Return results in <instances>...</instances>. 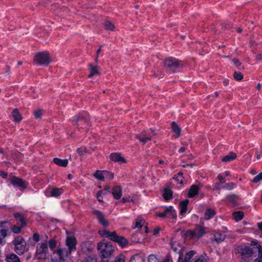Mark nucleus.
<instances>
[{"mask_svg": "<svg viewBox=\"0 0 262 262\" xmlns=\"http://www.w3.org/2000/svg\"><path fill=\"white\" fill-rule=\"evenodd\" d=\"M70 253H69L66 248H58L54 253L53 256V260L56 262H61L64 260L65 257L68 256Z\"/></svg>", "mask_w": 262, "mask_h": 262, "instance_id": "1a4fd4ad", "label": "nucleus"}, {"mask_svg": "<svg viewBox=\"0 0 262 262\" xmlns=\"http://www.w3.org/2000/svg\"><path fill=\"white\" fill-rule=\"evenodd\" d=\"M26 247V243L15 245V252L19 255L23 254Z\"/></svg>", "mask_w": 262, "mask_h": 262, "instance_id": "c756f323", "label": "nucleus"}, {"mask_svg": "<svg viewBox=\"0 0 262 262\" xmlns=\"http://www.w3.org/2000/svg\"><path fill=\"white\" fill-rule=\"evenodd\" d=\"M233 77L237 80H241L243 78V75L239 72H235L233 74Z\"/></svg>", "mask_w": 262, "mask_h": 262, "instance_id": "8fccbe9b", "label": "nucleus"}, {"mask_svg": "<svg viewBox=\"0 0 262 262\" xmlns=\"http://www.w3.org/2000/svg\"><path fill=\"white\" fill-rule=\"evenodd\" d=\"M236 154L233 152H230L229 154L222 158V161L229 162L236 158Z\"/></svg>", "mask_w": 262, "mask_h": 262, "instance_id": "393cba45", "label": "nucleus"}, {"mask_svg": "<svg viewBox=\"0 0 262 262\" xmlns=\"http://www.w3.org/2000/svg\"><path fill=\"white\" fill-rule=\"evenodd\" d=\"M97 200L99 202H102V197L101 196V192L98 191L96 194Z\"/></svg>", "mask_w": 262, "mask_h": 262, "instance_id": "680f3d73", "label": "nucleus"}, {"mask_svg": "<svg viewBox=\"0 0 262 262\" xmlns=\"http://www.w3.org/2000/svg\"><path fill=\"white\" fill-rule=\"evenodd\" d=\"M89 67L90 71V73L88 76L89 78H91L93 76L99 74L97 66H94L92 64H90L89 65Z\"/></svg>", "mask_w": 262, "mask_h": 262, "instance_id": "cd10ccee", "label": "nucleus"}, {"mask_svg": "<svg viewBox=\"0 0 262 262\" xmlns=\"http://www.w3.org/2000/svg\"><path fill=\"white\" fill-rule=\"evenodd\" d=\"M212 234H213L214 237L212 239V241L216 242L217 243L223 242L226 238V235L219 231H213Z\"/></svg>", "mask_w": 262, "mask_h": 262, "instance_id": "aec40b11", "label": "nucleus"}, {"mask_svg": "<svg viewBox=\"0 0 262 262\" xmlns=\"http://www.w3.org/2000/svg\"><path fill=\"white\" fill-rule=\"evenodd\" d=\"M187 149V145L185 146H184L183 147H181L178 150L179 153H183L185 151V150Z\"/></svg>", "mask_w": 262, "mask_h": 262, "instance_id": "e2e57ef3", "label": "nucleus"}, {"mask_svg": "<svg viewBox=\"0 0 262 262\" xmlns=\"http://www.w3.org/2000/svg\"><path fill=\"white\" fill-rule=\"evenodd\" d=\"M181 63V61L176 58L169 57L164 60L163 65L165 69L169 72H175Z\"/></svg>", "mask_w": 262, "mask_h": 262, "instance_id": "423d86ee", "label": "nucleus"}, {"mask_svg": "<svg viewBox=\"0 0 262 262\" xmlns=\"http://www.w3.org/2000/svg\"><path fill=\"white\" fill-rule=\"evenodd\" d=\"M135 200H136V197L134 195H126L122 199L121 202L123 203H130V202L134 203L135 202Z\"/></svg>", "mask_w": 262, "mask_h": 262, "instance_id": "f704fd0d", "label": "nucleus"}, {"mask_svg": "<svg viewBox=\"0 0 262 262\" xmlns=\"http://www.w3.org/2000/svg\"><path fill=\"white\" fill-rule=\"evenodd\" d=\"M110 192L112 194L114 198L116 200L120 199L122 195V188L120 185L114 186Z\"/></svg>", "mask_w": 262, "mask_h": 262, "instance_id": "f3484780", "label": "nucleus"}, {"mask_svg": "<svg viewBox=\"0 0 262 262\" xmlns=\"http://www.w3.org/2000/svg\"><path fill=\"white\" fill-rule=\"evenodd\" d=\"M216 212L215 210L212 208H207L204 213V220H209L212 219Z\"/></svg>", "mask_w": 262, "mask_h": 262, "instance_id": "5701e85b", "label": "nucleus"}, {"mask_svg": "<svg viewBox=\"0 0 262 262\" xmlns=\"http://www.w3.org/2000/svg\"><path fill=\"white\" fill-rule=\"evenodd\" d=\"M238 198L239 196L234 194H229L226 196V201L233 206H235L237 204V201Z\"/></svg>", "mask_w": 262, "mask_h": 262, "instance_id": "4be33fe9", "label": "nucleus"}, {"mask_svg": "<svg viewBox=\"0 0 262 262\" xmlns=\"http://www.w3.org/2000/svg\"><path fill=\"white\" fill-rule=\"evenodd\" d=\"M156 216L170 219L172 220V222L175 223L177 219V214L173 207L169 206L166 207L163 211L157 213Z\"/></svg>", "mask_w": 262, "mask_h": 262, "instance_id": "20e7f679", "label": "nucleus"}, {"mask_svg": "<svg viewBox=\"0 0 262 262\" xmlns=\"http://www.w3.org/2000/svg\"><path fill=\"white\" fill-rule=\"evenodd\" d=\"M161 262H173L171 254L168 253Z\"/></svg>", "mask_w": 262, "mask_h": 262, "instance_id": "6e6d98bb", "label": "nucleus"}, {"mask_svg": "<svg viewBox=\"0 0 262 262\" xmlns=\"http://www.w3.org/2000/svg\"><path fill=\"white\" fill-rule=\"evenodd\" d=\"M236 187V185L233 182L228 183L225 184L223 188L227 190H231Z\"/></svg>", "mask_w": 262, "mask_h": 262, "instance_id": "79ce46f5", "label": "nucleus"}, {"mask_svg": "<svg viewBox=\"0 0 262 262\" xmlns=\"http://www.w3.org/2000/svg\"><path fill=\"white\" fill-rule=\"evenodd\" d=\"M53 162L57 165L61 167H66L68 164V160L67 159H61L58 158L53 159Z\"/></svg>", "mask_w": 262, "mask_h": 262, "instance_id": "a878e982", "label": "nucleus"}, {"mask_svg": "<svg viewBox=\"0 0 262 262\" xmlns=\"http://www.w3.org/2000/svg\"><path fill=\"white\" fill-rule=\"evenodd\" d=\"M185 236L190 239L196 238L194 230H188L186 231L185 234Z\"/></svg>", "mask_w": 262, "mask_h": 262, "instance_id": "37998d69", "label": "nucleus"}, {"mask_svg": "<svg viewBox=\"0 0 262 262\" xmlns=\"http://www.w3.org/2000/svg\"><path fill=\"white\" fill-rule=\"evenodd\" d=\"M129 262H144L143 259L140 256H133Z\"/></svg>", "mask_w": 262, "mask_h": 262, "instance_id": "3c124183", "label": "nucleus"}, {"mask_svg": "<svg viewBox=\"0 0 262 262\" xmlns=\"http://www.w3.org/2000/svg\"><path fill=\"white\" fill-rule=\"evenodd\" d=\"M26 243L24 238L21 236H18L15 237L13 241V244L14 245L17 244H21Z\"/></svg>", "mask_w": 262, "mask_h": 262, "instance_id": "49530a36", "label": "nucleus"}, {"mask_svg": "<svg viewBox=\"0 0 262 262\" xmlns=\"http://www.w3.org/2000/svg\"><path fill=\"white\" fill-rule=\"evenodd\" d=\"M258 255L253 262H262V247L259 245L258 247Z\"/></svg>", "mask_w": 262, "mask_h": 262, "instance_id": "c03bdc74", "label": "nucleus"}, {"mask_svg": "<svg viewBox=\"0 0 262 262\" xmlns=\"http://www.w3.org/2000/svg\"><path fill=\"white\" fill-rule=\"evenodd\" d=\"M208 258L207 256L205 255H200L196 256L193 260V262H208Z\"/></svg>", "mask_w": 262, "mask_h": 262, "instance_id": "58836bf2", "label": "nucleus"}, {"mask_svg": "<svg viewBox=\"0 0 262 262\" xmlns=\"http://www.w3.org/2000/svg\"><path fill=\"white\" fill-rule=\"evenodd\" d=\"M23 227L20 226H14L12 228V231L14 233H18L21 231Z\"/></svg>", "mask_w": 262, "mask_h": 262, "instance_id": "5fc2aeb1", "label": "nucleus"}, {"mask_svg": "<svg viewBox=\"0 0 262 262\" xmlns=\"http://www.w3.org/2000/svg\"><path fill=\"white\" fill-rule=\"evenodd\" d=\"M163 196L165 200L168 201L172 198V191L169 188H165L163 190Z\"/></svg>", "mask_w": 262, "mask_h": 262, "instance_id": "bb28decb", "label": "nucleus"}, {"mask_svg": "<svg viewBox=\"0 0 262 262\" xmlns=\"http://www.w3.org/2000/svg\"><path fill=\"white\" fill-rule=\"evenodd\" d=\"M63 192L62 188H52L46 191V196L48 197L58 198Z\"/></svg>", "mask_w": 262, "mask_h": 262, "instance_id": "ddd939ff", "label": "nucleus"}, {"mask_svg": "<svg viewBox=\"0 0 262 262\" xmlns=\"http://www.w3.org/2000/svg\"><path fill=\"white\" fill-rule=\"evenodd\" d=\"M148 262H156L157 258L154 255H150L148 258Z\"/></svg>", "mask_w": 262, "mask_h": 262, "instance_id": "4d7b16f0", "label": "nucleus"}, {"mask_svg": "<svg viewBox=\"0 0 262 262\" xmlns=\"http://www.w3.org/2000/svg\"><path fill=\"white\" fill-rule=\"evenodd\" d=\"M75 120L78 127L87 130L90 125V115L86 112L80 113Z\"/></svg>", "mask_w": 262, "mask_h": 262, "instance_id": "39448f33", "label": "nucleus"}, {"mask_svg": "<svg viewBox=\"0 0 262 262\" xmlns=\"http://www.w3.org/2000/svg\"><path fill=\"white\" fill-rule=\"evenodd\" d=\"M115 262H124V260L123 258L118 257Z\"/></svg>", "mask_w": 262, "mask_h": 262, "instance_id": "774afa93", "label": "nucleus"}, {"mask_svg": "<svg viewBox=\"0 0 262 262\" xmlns=\"http://www.w3.org/2000/svg\"><path fill=\"white\" fill-rule=\"evenodd\" d=\"M56 242L54 239H51L49 241V246L51 249H54L56 246Z\"/></svg>", "mask_w": 262, "mask_h": 262, "instance_id": "864d4df0", "label": "nucleus"}, {"mask_svg": "<svg viewBox=\"0 0 262 262\" xmlns=\"http://www.w3.org/2000/svg\"><path fill=\"white\" fill-rule=\"evenodd\" d=\"M11 183L14 186L19 187L20 189H24L27 187L26 182L23 179L14 177L11 180Z\"/></svg>", "mask_w": 262, "mask_h": 262, "instance_id": "4468645a", "label": "nucleus"}, {"mask_svg": "<svg viewBox=\"0 0 262 262\" xmlns=\"http://www.w3.org/2000/svg\"><path fill=\"white\" fill-rule=\"evenodd\" d=\"M66 243L68 247L67 250L69 253L71 254L72 251L76 250L77 242L74 236H68L66 240Z\"/></svg>", "mask_w": 262, "mask_h": 262, "instance_id": "9b49d317", "label": "nucleus"}, {"mask_svg": "<svg viewBox=\"0 0 262 262\" xmlns=\"http://www.w3.org/2000/svg\"><path fill=\"white\" fill-rule=\"evenodd\" d=\"M262 180V172L256 175L252 180L251 182L252 183H257Z\"/></svg>", "mask_w": 262, "mask_h": 262, "instance_id": "a18cd8bd", "label": "nucleus"}, {"mask_svg": "<svg viewBox=\"0 0 262 262\" xmlns=\"http://www.w3.org/2000/svg\"><path fill=\"white\" fill-rule=\"evenodd\" d=\"M103 26L104 28L108 31H113L115 29V26L110 21H106L104 23Z\"/></svg>", "mask_w": 262, "mask_h": 262, "instance_id": "a19ab883", "label": "nucleus"}, {"mask_svg": "<svg viewBox=\"0 0 262 262\" xmlns=\"http://www.w3.org/2000/svg\"><path fill=\"white\" fill-rule=\"evenodd\" d=\"M189 203V200L185 199L179 203L180 215L183 217L186 215V214L188 210V205Z\"/></svg>", "mask_w": 262, "mask_h": 262, "instance_id": "a211bd4d", "label": "nucleus"}, {"mask_svg": "<svg viewBox=\"0 0 262 262\" xmlns=\"http://www.w3.org/2000/svg\"><path fill=\"white\" fill-rule=\"evenodd\" d=\"M93 214L96 216V218L98 220L99 223L104 227H107L108 225V222L105 219L103 213L97 210L93 211Z\"/></svg>", "mask_w": 262, "mask_h": 262, "instance_id": "dca6fc26", "label": "nucleus"}, {"mask_svg": "<svg viewBox=\"0 0 262 262\" xmlns=\"http://www.w3.org/2000/svg\"><path fill=\"white\" fill-rule=\"evenodd\" d=\"M94 177L97 180L101 181L104 180V171H100L97 170L93 174Z\"/></svg>", "mask_w": 262, "mask_h": 262, "instance_id": "7c9ffc66", "label": "nucleus"}, {"mask_svg": "<svg viewBox=\"0 0 262 262\" xmlns=\"http://www.w3.org/2000/svg\"><path fill=\"white\" fill-rule=\"evenodd\" d=\"M33 238L34 241L37 242L39 241V235L37 233L33 234Z\"/></svg>", "mask_w": 262, "mask_h": 262, "instance_id": "052dcab7", "label": "nucleus"}, {"mask_svg": "<svg viewBox=\"0 0 262 262\" xmlns=\"http://www.w3.org/2000/svg\"><path fill=\"white\" fill-rule=\"evenodd\" d=\"M7 175H8L7 173L6 172H5V171H2V170L0 171V176L3 178L6 179L7 177Z\"/></svg>", "mask_w": 262, "mask_h": 262, "instance_id": "0e129e2a", "label": "nucleus"}, {"mask_svg": "<svg viewBox=\"0 0 262 262\" xmlns=\"http://www.w3.org/2000/svg\"><path fill=\"white\" fill-rule=\"evenodd\" d=\"M77 152L80 155L82 156L83 154L84 151L81 148H78L77 149Z\"/></svg>", "mask_w": 262, "mask_h": 262, "instance_id": "69168bd1", "label": "nucleus"}, {"mask_svg": "<svg viewBox=\"0 0 262 262\" xmlns=\"http://www.w3.org/2000/svg\"><path fill=\"white\" fill-rule=\"evenodd\" d=\"M98 253L102 259L101 262H110L108 260H104L110 257L113 254L114 249L112 244L103 239L98 243L97 247Z\"/></svg>", "mask_w": 262, "mask_h": 262, "instance_id": "f257e3e1", "label": "nucleus"}, {"mask_svg": "<svg viewBox=\"0 0 262 262\" xmlns=\"http://www.w3.org/2000/svg\"><path fill=\"white\" fill-rule=\"evenodd\" d=\"M195 253L196 252L194 250H191L187 252L185 254V258L183 261L185 262H190V260L195 254Z\"/></svg>", "mask_w": 262, "mask_h": 262, "instance_id": "e433bc0d", "label": "nucleus"}, {"mask_svg": "<svg viewBox=\"0 0 262 262\" xmlns=\"http://www.w3.org/2000/svg\"><path fill=\"white\" fill-rule=\"evenodd\" d=\"M171 128L172 131L177 134L178 136H180L181 129L175 122H172L171 123Z\"/></svg>", "mask_w": 262, "mask_h": 262, "instance_id": "4c0bfd02", "label": "nucleus"}, {"mask_svg": "<svg viewBox=\"0 0 262 262\" xmlns=\"http://www.w3.org/2000/svg\"><path fill=\"white\" fill-rule=\"evenodd\" d=\"M15 219L17 220V224L18 226L24 227L26 225V219L24 215L20 213H15L14 214Z\"/></svg>", "mask_w": 262, "mask_h": 262, "instance_id": "6ab92c4d", "label": "nucleus"}, {"mask_svg": "<svg viewBox=\"0 0 262 262\" xmlns=\"http://www.w3.org/2000/svg\"><path fill=\"white\" fill-rule=\"evenodd\" d=\"M173 179L180 184H183L185 180L183 176V173L181 171L179 172L176 175H175Z\"/></svg>", "mask_w": 262, "mask_h": 262, "instance_id": "473e14b6", "label": "nucleus"}, {"mask_svg": "<svg viewBox=\"0 0 262 262\" xmlns=\"http://www.w3.org/2000/svg\"><path fill=\"white\" fill-rule=\"evenodd\" d=\"M12 116L14 118V120L15 122L19 123L20 122L23 118L19 113L18 109H14L12 112Z\"/></svg>", "mask_w": 262, "mask_h": 262, "instance_id": "c85d7f7f", "label": "nucleus"}, {"mask_svg": "<svg viewBox=\"0 0 262 262\" xmlns=\"http://www.w3.org/2000/svg\"><path fill=\"white\" fill-rule=\"evenodd\" d=\"M102 47H103L102 45H99V49L97 50V51L96 52V55H97V56H99V54L100 52L101 51Z\"/></svg>", "mask_w": 262, "mask_h": 262, "instance_id": "338daca9", "label": "nucleus"}, {"mask_svg": "<svg viewBox=\"0 0 262 262\" xmlns=\"http://www.w3.org/2000/svg\"><path fill=\"white\" fill-rule=\"evenodd\" d=\"M232 62H233V63L235 65V66H236V67H238L241 64V63L239 62V61L238 59H236V58L233 59H232Z\"/></svg>", "mask_w": 262, "mask_h": 262, "instance_id": "bf43d9fd", "label": "nucleus"}, {"mask_svg": "<svg viewBox=\"0 0 262 262\" xmlns=\"http://www.w3.org/2000/svg\"><path fill=\"white\" fill-rule=\"evenodd\" d=\"M6 260L7 262H20L19 257L15 254H11L7 256Z\"/></svg>", "mask_w": 262, "mask_h": 262, "instance_id": "2f4dec72", "label": "nucleus"}, {"mask_svg": "<svg viewBox=\"0 0 262 262\" xmlns=\"http://www.w3.org/2000/svg\"><path fill=\"white\" fill-rule=\"evenodd\" d=\"M145 222V221L140 218L139 217L137 219L136 221V223L134 226L133 227V229H141L143 226L144 225Z\"/></svg>", "mask_w": 262, "mask_h": 262, "instance_id": "c9c22d12", "label": "nucleus"}, {"mask_svg": "<svg viewBox=\"0 0 262 262\" xmlns=\"http://www.w3.org/2000/svg\"><path fill=\"white\" fill-rule=\"evenodd\" d=\"M155 135V132L152 130H148L145 132H142L136 136V138L138 139L141 142L146 143V142L151 140L152 137Z\"/></svg>", "mask_w": 262, "mask_h": 262, "instance_id": "9d476101", "label": "nucleus"}, {"mask_svg": "<svg viewBox=\"0 0 262 262\" xmlns=\"http://www.w3.org/2000/svg\"><path fill=\"white\" fill-rule=\"evenodd\" d=\"M200 190L199 187L196 185H192L188 191V196L189 198H192L198 194Z\"/></svg>", "mask_w": 262, "mask_h": 262, "instance_id": "b1692460", "label": "nucleus"}, {"mask_svg": "<svg viewBox=\"0 0 262 262\" xmlns=\"http://www.w3.org/2000/svg\"><path fill=\"white\" fill-rule=\"evenodd\" d=\"M110 158L111 161L119 164L126 163L127 162L126 160L120 152H113L111 154Z\"/></svg>", "mask_w": 262, "mask_h": 262, "instance_id": "f8f14e48", "label": "nucleus"}, {"mask_svg": "<svg viewBox=\"0 0 262 262\" xmlns=\"http://www.w3.org/2000/svg\"><path fill=\"white\" fill-rule=\"evenodd\" d=\"M232 215L234 220L237 222L243 219L244 216V213L243 212L241 211H235L233 212Z\"/></svg>", "mask_w": 262, "mask_h": 262, "instance_id": "72a5a7b5", "label": "nucleus"}, {"mask_svg": "<svg viewBox=\"0 0 262 262\" xmlns=\"http://www.w3.org/2000/svg\"><path fill=\"white\" fill-rule=\"evenodd\" d=\"M42 115V111L41 110H36L34 112V115L35 118L39 119L40 118Z\"/></svg>", "mask_w": 262, "mask_h": 262, "instance_id": "603ef678", "label": "nucleus"}, {"mask_svg": "<svg viewBox=\"0 0 262 262\" xmlns=\"http://www.w3.org/2000/svg\"><path fill=\"white\" fill-rule=\"evenodd\" d=\"M48 248L47 242L42 243L37 247L35 256L38 259H45L47 257Z\"/></svg>", "mask_w": 262, "mask_h": 262, "instance_id": "6e6552de", "label": "nucleus"}, {"mask_svg": "<svg viewBox=\"0 0 262 262\" xmlns=\"http://www.w3.org/2000/svg\"><path fill=\"white\" fill-rule=\"evenodd\" d=\"M235 253L238 254L244 261L249 262L253 251L249 246L239 245L235 248Z\"/></svg>", "mask_w": 262, "mask_h": 262, "instance_id": "7ed1b4c3", "label": "nucleus"}, {"mask_svg": "<svg viewBox=\"0 0 262 262\" xmlns=\"http://www.w3.org/2000/svg\"><path fill=\"white\" fill-rule=\"evenodd\" d=\"M84 262H97L96 256L95 255L88 256L85 258Z\"/></svg>", "mask_w": 262, "mask_h": 262, "instance_id": "09e8293b", "label": "nucleus"}, {"mask_svg": "<svg viewBox=\"0 0 262 262\" xmlns=\"http://www.w3.org/2000/svg\"><path fill=\"white\" fill-rule=\"evenodd\" d=\"M104 178L108 179L110 180L114 178V174L112 172L107 170H104Z\"/></svg>", "mask_w": 262, "mask_h": 262, "instance_id": "de8ad7c7", "label": "nucleus"}, {"mask_svg": "<svg viewBox=\"0 0 262 262\" xmlns=\"http://www.w3.org/2000/svg\"><path fill=\"white\" fill-rule=\"evenodd\" d=\"M100 234L102 236L108 238L122 247H124L128 244V241L124 237L117 235L115 231L110 232L106 230H103L100 231Z\"/></svg>", "mask_w": 262, "mask_h": 262, "instance_id": "f03ea898", "label": "nucleus"}, {"mask_svg": "<svg viewBox=\"0 0 262 262\" xmlns=\"http://www.w3.org/2000/svg\"><path fill=\"white\" fill-rule=\"evenodd\" d=\"M34 60L38 65H48L51 61L50 54L48 52H38L35 56Z\"/></svg>", "mask_w": 262, "mask_h": 262, "instance_id": "0eeeda50", "label": "nucleus"}, {"mask_svg": "<svg viewBox=\"0 0 262 262\" xmlns=\"http://www.w3.org/2000/svg\"><path fill=\"white\" fill-rule=\"evenodd\" d=\"M196 238L199 239L206 233V228L200 225H196L194 229Z\"/></svg>", "mask_w": 262, "mask_h": 262, "instance_id": "412c9836", "label": "nucleus"}, {"mask_svg": "<svg viewBox=\"0 0 262 262\" xmlns=\"http://www.w3.org/2000/svg\"><path fill=\"white\" fill-rule=\"evenodd\" d=\"M170 246L171 249L173 251L175 252H178L179 253V256L178 258V262H180L183 257V251L182 246L178 244L177 242L173 241H171Z\"/></svg>", "mask_w": 262, "mask_h": 262, "instance_id": "2eb2a0df", "label": "nucleus"}, {"mask_svg": "<svg viewBox=\"0 0 262 262\" xmlns=\"http://www.w3.org/2000/svg\"><path fill=\"white\" fill-rule=\"evenodd\" d=\"M217 178L220 181L221 183H225L226 181L224 179L222 174H221V173L219 174L217 177Z\"/></svg>", "mask_w": 262, "mask_h": 262, "instance_id": "13d9d810", "label": "nucleus"}, {"mask_svg": "<svg viewBox=\"0 0 262 262\" xmlns=\"http://www.w3.org/2000/svg\"><path fill=\"white\" fill-rule=\"evenodd\" d=\"M7 235V231L6 229H2L0 230V244L3 245L5 244V241L4 238Z\"/></svg>", "mask_w": 262, "mask_h": 262, "instance_id": "ea45409f", "label": "nucleus"}]
</instances>
